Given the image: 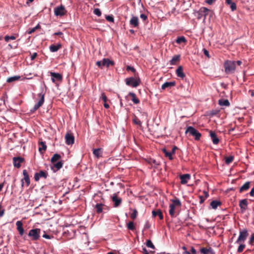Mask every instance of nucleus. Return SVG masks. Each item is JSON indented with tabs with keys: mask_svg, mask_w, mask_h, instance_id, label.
Instances as JSON below:
<instances>
[{
	"mask_svg": "<svg viewBox=\"0 0 254 254\" xmlns=\"http://www.w3.org/2000/svg\"><path fill=\"white\" fill-rule=\"evenodd\" d=\"M16 225L17 226V230L18 231L19 234L21 236H22L24 234V229L23 228V224L21 221H18L16 223Z\"/></svg>",
	"mask_w": 254,
	"mask_h": 254,
	"instance_id": "412c9836",
	"label": "nucleus"
},
{
	"mask_svg": "<svg viewBox=\"0 0 254 254\" xmlns=\"http://www.w3.org/2000/svg\"><path fill=\"white\" fill-rule=\"evenodd\" d=\"M20 78L19 76H14L9 77L7 79L6 81L8 83L12 82L16 80H18Z\"/></svg>",
	"mask_w": 254,
	"mask_h": 254,
	"instance_id": "4c0bfd02",
	"label": "nucleus"
},
{
	"mask_svg": "<svg viewBox=\"0 0 254 254\" xmlns=\"http://www.w3.org/2000/svg\"><path fill=\"white\" fill-rule=\"evenodd\" d=\"M24 158L21 157H13V166L17 168H19L21 166V163L24 162Z\"/></svg>",
	"mask_w": 254,
	"mask_h": 254,
	"instance_id": "f8f14e48",
	"label": "nucleus"
},
{
	"mask_svg": "<svg viewBox=\"0 0 254 254\" xmlns=\"http://www.w3.org/2000/svg\"><path fill=\"white\" fill-rule=\"evenodd\" d=\"M248 231L247 229L240 230L239 236L236 241V243H244L249 236Z\"/></svg>",
	"mask_w": 254,
	"mask_h": 254,
	"instance_id": "20e7f679",
	"label": "nucleus"
},
{
	"mask_svg": "<svg viewBox=\"0 0 254 254\" xmlns=\"http://www.w3.org/2000/svg\"><path fill=\"white\" fill-rule=\"evenodd\" d=\"M152 215L154 217L158 216L160 219H161V220L163 219V214H162L161 211L159 209H158L156 211L153 210L152 211Z\"/></svg>",
	"mask_w": 254,
	"mask_h": 254,
	"instance_id": "7c9ffc66",
	"label": "nucleus"
},
{
	"mask_svg": "<svg viewBox=\"0 0 254 254\" xmlns=\"http://www.w3.org/2000/svg\"><path fill=\"white\" fill-rule=\"evenodd\" d=\"M229 5L230 6V8L232 11H234L236 9L237 6L235 3L232 2Z\"/></svg>",
	"mask_w": 254,
	"mask_h": 254,
	"instance_id": "3c124183",
	"label": "nucleus"
},
{
	"mask_svg": "<svg viewBox=\"0 0 254 254\" xmlns=\"http://www.w3.org/2000/svg\"><path fill=\"white\" fill-rule=\"evenodd\" d=\"M114 64V62L110 61L109 59H104L102 60V65L106 66L108 67L110 65H113Z\"/></svg>",
	"mask_w": 254,
	"mask_h": 254,
	"instance_id": "393cba45",
	"label": "nucleus"
},
{
	"mask_svg": "<svg viewBox=\"0 0 254 254\" xmlns=\"http://www.w3.org/2000/svg\"><path fill=\"white\" fill-rule=\"evenodd\" d=\"M61 158L62 156L60 154L57 153L55 154L52 157L51 159V162L52 163H55V162L61 159Z\"/></svg>",
	"mask_w": 254,
	"mask_h": 254,
	"instance_id": "72a5a7b5",
	"label": "nucleus"
},
{
	"mask_svg": "<svg viewBox=\"0 0 254 254\" xmlns=\"http://www.w3.org/2000/svg\"><path fill=\"white\" fill-rule=\"evenodd\" d=\"M210 11V10L208 8L205 7H201L197 12V18L198 19H200L203 17V20L204 21L206 19V16L208 14V12Z\"/></svg>",
	"mask_w": 254,
	"mask_h": 254,
	"instance_id": "39448f33",
	"label": "nucleus"
},
{
	"mask_svg": "<svg viewBox=\"0 0 254 254\" xmlns=\"http://www.w3.org/2000/svg\"><path fill=\"white\" fill-rule=\"evenodd\" d=\"M200 252L203 254H211L212 253V249L210 248L209 249L202 248L200 249Z\"/></svg>",
	"mask_w": 254,
	"mask_h": 254,
	"instance_id": "e433bc0d",
	"label": "nucleus"
},
{
	"mask_svg": "<svg viewBox=\"0 0 254 254\" xmlns=\"http://www.w3.org/2000/svg\"><path fill=\"white\" fill-rule=\"evenodd\" d=\"M39 151L41 154H43L47 149L46 143L44 142L41 141L39 142Z\"/></svg>",
	"mask_w": 254,
	"mask_h": 254,
	"instance_id": "cd10ccee",
	"label": "nucleus"
},
{
	"mask_svg": "<svg viewBox=\"0 0 254 254\" xmlns=\"http://www.w3.org/2000/svg\"><path fill=\"white\" fill-rule=\"evenodd\" d=\"M61 48V45L59 44L57 45H51L50 46V50L52 52H56L58 51Z\"/></svg>",
	"mask_w": 254,
	"mask_h": 254,
	"instance_id": "f704fd0d",
	"label": "nucleus"
},
{
	"mask_svg": "<svg viewBox=\"0 0 254 254\" xmlns=\"http://www.w3.org/2000/svg\"><path fill=\"white\" fill-rule=\"evenodd\" d=\"M209 135L214 144H218L220 141L219 139L218 138L217 135L215 132L210 130L209 131Z\"/></svg>",
	"mask_w": 254,
	"mask_h": 254,
	"instance_id": "f3484780",
	"label": "nucleus"
},
{
	"mask_svg": "<svg viewBox=\"0 0 254 254\" xmlns=\"http://www.w3.org/2000/svg\"><path fill=\"white\" fill-rule=\"evenodd\" d=\"M237 244H239V246L237 250V252L238 253H241L244 251V249L246 247V245L245 244H244V243H240Z\"/></svg>",
	"mask_w": 254,
	"mask_h": 254,
	"instance_id": "58836bf2",
	"label": "nucleus"
},
{
	"mask_svg": "<svg viewBox=\"0 0 254 254\" xmlns=\"http://www.w3.org/2000/svg\"><path fill=\"white\" fill-rule=\"evenodd\" d=\"M196 252L195 249L193 247H191L190 254H196Z\"/></svg>",
	"mask_w": 254,
	"mask_h": 254,
	"instance_id": "e2e57ef3",
	"label": "nucleus"
},
{
	"mask_svg": "<svg viewBox=\"0 0 254 254\" xmlns=\"http://www.w3.org/2000/svg\"><path fill=\"white\" fill-rule=\"evenodd\" d=\"M4 213V209L2 208L1 204H0V217H2Z\"/></svg>",
	"mask_w": 254,
	"mask_h": 254,
	"instance_id": "4d7b16f0",
	"label": "nucleus"
},
{
	"mask_svg": "<svg viewBox=\"0 0 254 254\" xmlns=\"http://www.w3.org/2000/svg\"><path fill=\"white\" fill-rule=\"evenodd\" d=\"M112 200L114 202V206L115 207H117L120 206L122 202V198L118 197L117 194L116 193L113 194L112 197Z\"/></svg>",
	"mask_w": 254,
	"mask_h": 254,
	"instance_id": "ddd939ff",
	"label": "nucleus"
},
{
	"mask_svg": "<svg viewBox=\"0 0 254 254\" xmlns=\"http://www.w3.org/2000/svg\"><path fill=\"white\" fill-rule=\"evenodd\" d=\"M132 121H133V123L135 125H139V126H141V123L140 121L136 117H134V118L132 120Z\"/></svg>",
	"mask_w": 254,
	"mask_h": 254,
	"instance_id": "a18cd8bd",
	"label": "nucleus"
},
{
	"mask_svg": "<svg viewBox=\"0 0 254 254\" xmlns=\"http://www.w3.org/2000/svg\"><path fill=\"white\" fill-rule=\"evenodd\" d=\"M140 83V79H135L133 77L127 78L126 79V83L128 86L133 87H136L139 85Z\"/></svg>",
	"mask_w": 254,
	"mask_h": 254,
	"instance_id": "423d86ee",
	"label": "nucleus"
},
{
	"mask_svg": "<svg viewBox=\"0 0 254 254\" xmlns=\"http://www.w3.org/2000/svg\"><path fill=\"white\" fill-rule=\"evenodd\" d=\"M181 183L182 184H186L189 180L190 178V176L189 174H184L180 176Z\"/></svg>",
	"mask_w": 254,
	"mask_h": 254,
	"instance_id": "6ab92c4d",
	"label": "nucleus"
},
{
	"mask_svg": "<svg viewBox=\"0 0 254 254\" xmlns=\"http://www.w3.org/2000/svg\"><path fill=\"white\" fill-rule=\"evenodd\" d=\"M219 104L221 106H229L230 104L227 99H220L218 101Z\"/></svg>",
	"mask_w": 254,
	"mask_h": 254,
	"instance_id": "2f4dec72",
	"label": "nucleus"
},
{
	"mask_svg": "<svg viewBox=\"0 0 254 254\" xmlns=\"http://www.w3.org/2000/svg\"><path fill=\"white\" fill-rule=\"evenodd\" d=\"M129 209L132 211V212L130 214V217L132 220H134L138 214L137 210L136 209H132L131 208H130Z\"/></svg>",
	"mask_w": 254,
	"mask_h": 254,
	"instance_id": "c9c22d12",
	"label": "nucleus"
},
{
	"mask_svg": "<svg viewBox=\"0 0 254 254\" xmlns=\"http://www.w3.org/2000/svg\"><path fill=\"white\" fill-rule=\"evenodd\" d=\"M39 97H40V100L38 102V103L35 105L33 110L34 111H36L38 110L40 107L42 106L44 102V97L45 95L43 93H40L38 94Z\"/></svg>",
	"mask_w": 254,
	"mask_h": 254,
	"instance_id": "6e6552de",
	"label": "nucleus"
},
{
	"mask_svg": "<svg viewBox=\"0 0 254 254\" xmlns=\"http://www.w3.org/2000/svg\"><path fill=\"white\" fill-rule=\"evenodd\" d=\"M251 182H246L239 189V192L242 193L248 190L250 188Z\"/></svg>",
	"mask_w": 254,
	"mask_h": 254,
	"instance_id": "5701e85b",
	"label": "nucleus"
},
{
	"mask_svg": "<svg viewBox=\"0 0 254 254\" xmlns=\"http://www.w3.org/2000/svg\"><path fill=\"white\" fill-rule=\"evenodd\" d=\"M176 73L178 77L184 78L185 77V74L183 72V68L182 66H179L176 69Z\"/></svg>",
	"mask_w": 254,
	"mask_h": 254,
	"instance_id": "4be33fe9",
	"label": "nucleus"
},
{
	"mask_svg": "<svg viewBox=\"0 0 254 254\" xmlns=\"http://www.w3.org/2000/svg\"><path fill=\"white\" fill-rule=\"evenodd\" d=\"M216 0H206L205 2L208 4H212Z\"/></svg>",
	"mask_w": 254,
	"mask_h": 254,
	"instance_id": "69168bd1",
	"label": "nucleus"
},
{
	"mask_svg": "<svg viewBox=\"0 0 254 254\" xmlns=\"http://www.w3.org/2000/svg\"><path fill=\"white\" fill-rule=\"evenodd\" d=\"M50 75L52 76V81L55 83L56 81H62L63 79L62 75L59 73L53 72H50Z\"/></svg>",
	"mask_w": 254,
	"mask_h": 254,
	"instance_id": "2eb2a0df",
	"label": "nucleus"
},
{
	"mask_svg": "<svg viewBox=\"0 0 254 254\" xmlns=\"http://www.w3.org/2000/svg\"><path fill=\"white\" fill-rule=\"evenodd\" d=\"M105 18H106V19L108 21H110L111 22H114V18L112 15H107Z\"/></svg>",
	"mask_w": 254,
	"mask_h": 254,
	"instance_id": "de8ad7c7",
	"label": "nucleus"
},
{
	"mask_svg": "<svg viewBox=\"0 0 254 254\" xmlns=\"http://www.w3.org/2000/svg\"><path fill=\"white\" fill-rule=\"evenodd\" d=\"M140 17L144 21L146 20L147 18V16L144 14H140Z\"/></svg>",
	"mask_w": 254,
	"mask_h": 254,
	"instance_id": "680f3d73",
	"label": "nucleus"
},
{
	"mask_svg": "<svg viewBox=\"0 0 254 254\" xmlns=\"http://www.w3.org/2000/svg\"><path fill=\"white\" fill-rule=\"evenodd\" d=\"M178 149L177 147L176 146H174L172 150H171V151H170V152L172 153V154L173 155V154H174L175 153V151L176 150Z\"/></svg>",
	"mask_w": 254,
	"mask_h": 254,
	"instance_id": "0e129e2a",
	"label": "nucleus"
},
{
	"mask_svg": "<svg viewBox=\"0 0 254 254\" xmlns=\"http://www.w3.org/2000/svg\"><path fill=\"white\" fill-rule=\"evenodd\" d=\"M66 10L64 6L61 5L60 6L57 7L54 9V13L56 16H63L65 14Z\"/></svg>",
	"mask_w": 254,
	"mask_h": 254,
	"instance_id": "0eeeda50",
	"label": "nucleus"
},
{
	"mask_svg": "<svg viewBox=\"0 0 254 254\" xmlns=\"http://www.w3.org/2000/svg\"><path fill=\"white\" fill-rule=\"evenodd\" d=\"M250 195L251 196H254V187L251 190L250 192Z\"/></svg>",
	"mask_w": 254,
	"mask_h": 254,
	"instance_id": "774afa93",
	"label": "nucleus"
},
{
	"mask_svg": "<svg viewBox=\"0 0 254 254\" xmlns=\"http://www.w3.org/2000/svg\"><path fill=\"white\" fill-rule=\"evenodd\" d=\"M105 207H107V206L102 203H97L95 206V209L97 213H100L103 212Z\"/></svg>",
	"mask_w": 254,
	"mask_h": 254,
	"instance_id": "aec40b11",
	"label": "nucleus"
},
{
	"mask_svg": "<svg viewBox=\"0 0 254 254\" xmlns=\"http://www.w3.org/2000/svg\"><path fill=\"white\" fill-rule=\"evenodd\" d=\"M162 151L164 153L165 156L168 158L169 160H172L174 159L172 153L168 151L166 148H163Z\"/></svg>",
	"mask_w": 254,
	"mask_h": 254,
	"instance_id": "c756f323",
	"label": "nucleus"
},
{
	"mask_svg": "<svg viewBox=\"0 0 254 254\" xmlns=\"http://www.w3.org/2000/svg\"><path fill=\"white\" fill-rule=\"evenodd\" d=\"M225 72L228 74L234 73L236 70V62L227 60L224 64Z\"/></svg>",
	"mask_w": 254,
	"mask_h": 254,
	"instance_id": "f257e3e1",
	"label": "nucleus"
},
{
	"mask_svg": "<svg viewBox=\"0 0 254 254\" xmlns=\"http://www.w3.org/2000/svg\"><path fill=\"white\" fill-rule=\"evenodd\" d=\"M101 99L104 103L107 102L108 100L107 97L104 93H102Z\"/></svg>",
	"mask_w": 254,
	"mask_h": 254,
	"instance_id": "603ef678",
	"label": "nucleus"
},
{
	"mask_svg": "<svg viewBox=\"0 0 254 254\" xmlns=\"http://www.w3.org/2000/svg\"><path fill=\"white\" fill-rule=\"evenodd\" d=\"M169 214L172 217H175V209H173L172 208H170Z\"/></svg>",
	"mask_w": 254,
	"mask_h": 254,
	"instance_id": "5fc2aeb1",
	"label": "nucleus"
},
{
	"mask_svg": "<svg viewBox=\"0 0 254 254\" xmlns=\"http://www.w3.org/2000/svg\"><path fill=\"white\" fill-rule=\"evenodd\" d=\"M182 249L184 250L183 254H190V252L187 251V248L185 246L183 247Z\"/></svg>",
	"mask_w": 254,
	"mask_h": 254,
	"instance_id": "13d9d810",
	"label": "nucleus"
},
{
	"mask_svg": "<svg viewBox=\"0 0 254 254\" xmlns=\"http://www.w3.org/2000/svg\"><path fill=\"white\" fill-rule=\"evenodd\" d=\"M41 230L38 228L33 229L29 231L28 236L33 241H37L40 238Z\"/></svg>",
	"mask_w": 254,
	"mask_h": 254,
	"instance_id": "f03ea898",
	"label": "nucleus"
},
{
	"mask_svg": "<svg viewBox=\"0 0 254 254\" xmlns=\"http://www.w3.org/2000/svg\"><path fill=\"white\" fill-rule=\"evenodd\" d=\"M234 160V156H230L225 158V163L226 164H229Z\"/></svg>",
	"mask_w": 254,
	"mask_h": 254,
	"instance_id": "79ce46f5",
	"label": "nucleus"
},
{
	"mask_svg": "<svg viewBox=\"0 0 254 254\" xmlns=\"http://www.w3.org/2000/svg\"><path fill=\"white\" fill-rule=\"evenodd\" d=\"M127 70H128H128H131L132 72H135V69H134V68H133L132 66H127Z\"/></svg>",
	"mask_w": 254,
	"mask_h": 254,
	"instance_id": "052dcab7",
	"label": "nucleus"
},
{
	"mask_svg": "<svg viewBox=\"0 0 254 254\" xmlns=\"http://www.w3.org/2000/svg\"><path fill=\"white\" fill-rule=\"evenodd\" d=\"M180 60V55H175L174 56L172 60L170 61V64L171 65H175Z\"/></svg>",
	"mask_w": 254,
	"mask_h": 254,
	"instance_id": "c85d7f7f",
	"label": "nucleus"
},
{
	"mask_svg": "<svg viewBox=\"0 0 254 254\" xmlns=\"http://www.w3.org/2000/svg\"><path fill=\"white\" fill-rule=\"evenodd\" d=\"M202 51L204 55L206 56L207 58H209L210 56L209 54V52L206 49H203Z\"/></svg>",
	"mask_w": 254,
	"mask_h": 254,
	"instance_id": "864d4df0",
	"label": "nucleus"
},
{
	"mask_svg": "<svg viewBox=\"0 0 254 254\" xmlns=\"http://www.w3.org/2000/svg\"><path fill=\"white\" fill-rule=\"evenodd\" d=\"M93 154L97 158H99L102 156L103 150L102 148L94 149Z\"/></svg>",
	"mask_w": 254,
	"mask_h": 254,
	"instance_id": "b1692460",
	"label": "nucleus"
},
{
	"mask_svg": "<svg viewBox=\"0 0 254 254\" xmlns=\"http://www.w3.org/2000/svg\"><path fill=\"white\" fill-rule=\"evenodd\" d=\"M65 143L67 145H72L74 142V137L72 133L67 132L65 135Z\"/></svg>",
	"mask_w": 254,
	"mask_h": 254,
	"instance_id": "1a4fd4ad",
	"label": "nucleus"
},
{
	"mask_svg": "<svg viewBox=\"0 0 254 254\" xmlns=\"http://www.w3.org/2000/svg\"><path fill=\"white\" fill-rule=\"evenodd\" d=\"M48 176V173L46 171H40L39 173H36L34 175V179L36 181H38L40 178L46 179Z\"/></svg>",
	"mask_w": 254,
	"mask_h": 254,
	"instance_id": "4468645a",
	"label": "nucleus"
},
{
	"mask_svg": "<svg viewBox=\"0 0 254 254\" xmlns=\"http://www.w3.org/2000/svg\"><path fill=\"white\" fill-rule=\"evenodd\" d=\"M127 229L130 230H134L135 229V226L134 225V223L132 221L129 222L127 224Z\"/></svg>",
	"mask_w": 254,
	"mask_h": 254,
	"instance_id": "a19ab883",
	"label": "nucleus"
},
{
	"mask_svg": "<svg viewBox=\"0 0 254 254\" xmlns=\"http://www.w3.org/2000/svg\"><path fill=\"white\" fill-rule=\"evenodd\" d=\"M37 56V54L36 53H34L31 56V59L32 60H33L36 58Z\"/></svg>",
	"mask_w": 254,
	"mask_h": 254,
	"instance_id": "338daca9",
	"label": "nucleus"
},
{
	"mask_svg": "<svg viewBox=\"0 0 254 254\" xmlns=\"http://www.w3.org/2000/svg\"><path fill=\"white\" fill-rule=\"evenodd\" d=\"M185 133H190V135L193 136L194 137L195 140H199L201 136V134L195 128L193 127L190 126L187 127Z\"/></svg>",
	"mask_w": 254,
	"mask_h": 254,
	"instance_id": "7ed1b4c3",
	"label": "nucleus"
},
{
	"mask_svg": "<svg viewBox=\"0 0 254 254\" xmlns=\"http://www.w3.org/2000/svg\"><path fill=\"white\" fill-rule=\"evenodd\" d=\"M129 24L133 27H138L139 26V19L136 16H132L129 21Z\"/></svg>",
	"mask_w": 254,
	"mask_h": 254,
	"instance_id": "a211bd4d",
	"label": "nucleus"
},
{
	"mask_svg": "<svg viewBox=\"0 0 254 254\" xmlns=\"http://www.w3.org/2000/svg\"><path fill=\"white\" fill-rule=\"evenodd\" d=\"M176 84L175 81L173 82H166L164 83L161 86V88L163 90H165L167 88H171V87L174 86Z\"/></svg>",
	"mask_w": 254,
	"mask_h": 254,
	"instance_id": "a878e982",
	"label": "nucleus"
},
{
	"mask_svg": "<svg viewBox=\"0 0 254 254\" xmlns=\"http://www.w3.org/2000/svg\"><path fill=\"white\" fill-rule=\"evenodd\" d=\"M96 64L98 67L102 68V61H97Z\"/></svg>",
	"mask_w": 254,
	"mask_h": 254,
	"instance_id": "bf43d9fd",
	"label": "nucleus"
},
{
	"mask_svg": "<svg viewBox=\"0 0 254 254\" xmlns=\"http://www.w3.org/2000/svg\"><path fill=\"white\" fill-rule=\"evenodd\" d=\"M172 202H173V204L175 206H179V207H180L182 205V204H181V201H180L179 199H173L172 200Z\"/></svg>",
	"mask_w": 254,
	"mask_h": 254,
	"instance_id": "37998d69",
	"label": "nucleus"
},
{
	"mask_svg": "<svg viewBox=\"0 0 254 254\" xmlns=\"http://www.w3.org/2000/svg\"><path fill=\"white\" fill-rule=\"evenodd\" d=\"M23 175L24 178L21 180V187H23L24 186V181L26 183V186L28 187L30 184V180L28 172L26 170H23Z\"/></svg>",
	"mask_w": 254,
	"mask_h": 254,
	"instance_id": "9d476101",
	"label": "nucleus"
},
{
	"mask_svg": "<svg viewBox=\"0 0 254 254\" xmlns=\"http://www.w3.org/2000/svg\"><path fill=\"white\" fill-rule=\"evenodd\" d=\"M176 42L177 44H181L182 43H186L187 40L185 37L181 36L178 37L176 40Z\"/></svg>",
	"mask_w": 254,
	"mask_h": 254,
	"instance_id": "ea45409f",
	"label": "nucleus"
},
{
	"mask_svg": "<svg viewBox=\"0 0 254 254\" xmlns=\"http://www.w3.org/2000/svg\"><path fill=\"white\" fill-rule=\"evenodd\" d=\"M128 96L131 97V101L135 104H137L139 103V100L136 97L135 93L133 92H129L128 93Z\"/></svg>",
	"mask_w": 254,
	"mask_h": 254,
	"instance_id": "bb28decb",
	"label": "nucleus"
},
{
	"mask_svg": "<svg viewBox=\"0 0 254 254\" xmlns=\"http://www.w3.org/2000/svg\"><path fill=\"white\" fill-rule=\"evenodd\" d=\"M93 12L98 16H100L101 15V11L99 8L94 9Z\"/></svg>",
	"mask_w": 254,
	"mask_h": 254,
	"instance_id": "8fccbe9b",
	"label": "nucleus"
},
{
	"mask_svg": "<svg viewBox=\"0 0 254 254\" xmlns=\"http://www.w3.org/2000/svg\"><path fill=\"white\" fill-rule=\"evenodd\" d=\"M149 163H150L151 164H154V165L155 166H158L160 165V163L158 161H157L155 159H151L150 161H149Z\"/></svg>",
	"mask_w": 254,
	"mask_h": 254,
	"instance_id": "09e8293b",
	"label": "nucleus"
},
{
	"mask_svg": "<svg viewBox=\"0 0 254 254\" xmlns=\"http://www.w3.org/2000/svg\"><path fill=\"white\" fill-rule=\"evenodd\" d=\"M254 242V233H253L249 240V244L253 245V243Z\"/></svg>",
	"mask_w": 254,
	"mask_h": 254,
	"instance_id": "6e6d98bb",
	"label": "nucleus"
},
{
	"mask_svg": "<svg viewBox=\"0 0 254 254\" xmlns=\"http://www.w3.org/2000/svg\"><path fill=\"white\" fill-rule=\"evenodd\" d=\"M16 39V37L14 36H8L6 35L4 37V40L6 42H8L9 40H14Z\"/></svg>",
	"mask_w": 254,
	"mask_h": 254,
	"instance_id": "49530a36",
	"label": "nucleus"
},
{
	"mask_svg": "<svg viewBox=\"0 0 254 254\" xmlns=\"http://www.w3.org/2000/svg\"><path fill=\"white\" fill-rule=\"evenodd\" d=\"M239 207H240L241 212L243 213L248 209V201L247 199H243L240 200L239 204Z\"/></svg>",
	"mask_w": 254,
	"mask_h": 254,
	"instance_id": "9b49d317",
	"label": "nucleus"
},
{
	"mask_svg": "<svg viewBox=\"0 0 254 254\" xmlns=\"http://www.w3.org/2000/svg\"><path fill=\"white\" fill-rule=\"evenodd\" d=\"M146 245L147 247L150 248L151 249H154L155 246L152 243L151 241L150 240H147L146 243Z\"/></svg>",
	"mask_w": 254,
	"mask_h": 254,
	"instance_id": "c03bdc74",
	"label": "nucleus"
},
{
	"mask_svg": "<svg viewBox=\"0 0 254 254\" xmlns=\"http://www.w3.org/2000/svg\"><path fill=\"white\" fill-rule=\"evenodd\" d=\"M53 164V166L51 167V169L54 172H55L62 168L64 162L63 161H60L58 162H55V163Z\"/></svg>",
	"mask_w": 254,
	"mask_h": 254,
	"instance_id": "dca6fc26",
	"label": "nucleus"
},
{
	"mask_svg": "<svg viewBox=\"0 0 254 254\" xmlns=\"http://www.w3.org/2000/svg\"><path fill=\"white\" fill-rule=\"evenodd\" d=\"M221 204L222 203L218 200H213L210 203L211 206L214 209H216L218 206H220Z\"/></svg>",
	"mask_w": 254,
	"mask_h": 254,
	"instance_id": "473e14b6",
	"label": "nucleus"
}]
</instances>
